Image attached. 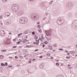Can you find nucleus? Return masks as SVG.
I'll list each match as a JSON object with an SVG mask.
<instances>
[{"label":"nucleus","instance_id":"1","mask_svg":"<svg viewBox=\"0 0 77 77\" xmlns=\"http://www.w3.org/2000/svg\"><path fill=\"white\" fill-rule=\"evenodd\" d=\"M11 9L15 12H17V15L18 16H20L23 14V11L19 9V7L18 5L16 4L13 5L11 7Z\"/></svg>","mask_w":77,"mask_h":77},{"label":"nucleus","instance_id":"2","mask_svg":"<svg viewBox=\"0 0 77 77\" xmlns=\"http://www.w3.org/2000/svg\"><path fill=\"white\" fill-rule=\"evenodd\" d=\"M31 16V18L33 20H37L39 18V15L35 13L32 14Z\"/></svg>","mask_w":77,"mask_h":77},{"label":"nucleus","instance_id":"3","mask_svg":"<svg viewBox=\"0 0 77 77\" xmlns=\"http://www.w3.org/2000/svg\"><path fill=\"white\" fill-rule=\"evenodd\" d=\"M28 21L27 18L25 17L21 18L20 20V22L21 24H25Z\"/></svg>","mask_w":77,"mask_h":77},{"label":"nucleus","instance_id":"4","mask_svg":"<svg viewBox=\"0 0 77 77\" xmlns=\"http://www.w3.org/2000/svg\"><path fill=\"white\" fill-rule=\"evenodd\" d=\"M58 20L57 21V23L58 25H61L63 23L64 21L63 20H62L60 18H59L58 19Z\"/></svg>","mask_w":77,"mask_h":77},{"label":"nucleus","instance_id":"5","mask_svg":"<svg viewBox=\"0 0 77 77\" xmlns=\"http://www.w3.org/2000/svg\"><path fill=\"white\" fill-rule=\"evenodd\" d=\"M72 26L73 29H77V22L76 23L75 21L73 22L72 24Z\"/></svg>","mask_w":77,"mask_h":77},{"label":"nucleus","instance_id":"6","mask_svg":"<svg viewBox=\"0 0 77 77\" xmlns=\"http://www.w3.org/2000/svg\"><path fill=\"white\" fill-rule=\"evenodd\" d=\"M66 6L67 8L71 9L72 6V2H69L67 3Z\"/></svg>","mask_w":77,"mask_h":77},{"label":"nucleus","instance_id":"7","mask_svg":"<svg viewBox=\"0 0 77 77\" xmlns=\"http://www.w3.org/2000/svg\"><path fill=\"white\" fill-rule=\"evenodd\" d=\"M45 32L47 36H50L51 35V32L50 31H45Z\"/></svg>","mask_w":77,"mask_h":77},{"label":"nucleus","instance_id":"8","mask_svg":"<svg viewBox=\"0 0 77 77\" xmlns=\"http://www.w3.org/2000/svg\"><path fill=\"white\" fill-rule=\"evenodd\" d=\"M5 32L3 30H2L0 31V35L1 36H5Z\"/></svg>","mask_w":77,"mask_h":77},{"label":"nucleus","instance_id":"9","mask_svg":"<svg viewBox=\"0 0 77 77\" xmlns=\"http://www.w3.org/2000/svg\"><path fill=\"white\" fill-rule=\"evenodd\" d=\"M68 16L70 17H72V13H69L68 14Z\"/></svg>","mask_w":77,"mask_h":77},{"label":"nucleus","instance_id":"10","mask_svg":"<svg viewBox=\"0 0 77 77\" xmlns=\"http://www.w3.org/2000/svg\"><path fill=\"white\" fill-rule=\"evenodd\" d=\"M15 58H23V57H22L21 56L19 55L18 56V57L17 56H15Z\"/></svg>","mask_w":77,"mask_h":77},{"label":"nucleus","instance_id":"11","mask_svg":"<svg viewBox=\"0 0 77 77\" xmlns=\"http://www.w3.org/2000/svg\"><path fill=\"white\" fill-rule=\"evenodd\" d=\"M67 66H68V68L69 69H72V67H71V64H68Z\"/></svg>","mask_w":77,"mask_h":77},{"label":"nucleus","instance_id":"12","mask_svg":"<svg viewBox=\"0 0 77 77\" xmlns=\"http://www.w3.org/2000/svg\"><path fill=\"white\" fill-rule=\"evenodd\" d=\"M7 15V16L9 17V15H11V13L9 12H8L7 13H6Z\"/></svg>","mask_w":77,"mask_h":77},{"label":"nucleus","instance_id":"13","mask_svg":"<svg viewBox=\"0 0 77 77\" xmlns=\"http://www.w3.org/2000/svg\"><path fill=\"white\" fill-rule=\"evenodd\" d=\"M38 37L36 35H35L34 36V38L35 39H37L38 38Z\"/></svg>","mask_w":77,"mask_h":77},{"label":"nucleus","instance_id":"14","mask_svg":"<svg viewBox=\"0 0 77 77\" xmlns=\"http://www.w3.org/2000/svg\"><path fill=\"white\" fill-rule=\"evenodd\" d=\"M4 44H5V45H8V44H9V43H8V42H5Z\"/></svg>","mask_w":77,"mask_h":77},{"label":"nucleus","instance_id":"15","mask_svg":"<svg viewBox=\"0 0 77 77\" xmlns=\"http://www.w3.org/2000/svg\"><path fill=\"white\" fill-rule=\"evenodd\" d=\"M3 7L4 8H5V9H6V8H7L8 7V6H7V5H4Z\"/></svg>","mask_w":77,"mask_h":77},{"label":"nucleus","instance_id":"16","mask_svg":"<svg viewBox=\"0 0 77 77\" xmlns=\"http://www.w3.org/2000/svg\"><path fill=\"white\" fill-rule=\"evenodd\" d=\"M2 22L0 21V27H1V26H3V23H2Z\"/></svg>","mask_w":77,"mask_h":77},{"label":"nucleus","instance_id":"17","mask_svg":"<svg viewBox=\"0 0 77 77\" xmlns=\"http://www.w3.org/2000/svg\"><path fill=\"white\" fill-rule=\"evenodd\" d=\"M2 1L3 3H6L8 1L7 0H2Z\"/></svg>","mask_w":77,"mask_h":77},{"label":"nucleus","instance_id":"18","mask_svg":"<svg viewBox=\"0 0 77 77\" xmlns=\"http://www.w3.org/2000/svg\"><path fill=\"white\" fill-rule=\"evenodd\" d=\"M40 6L41 7H44V4H41Z\"/></svg>","mask_w":77,"mask_h":77},{"label":"nucleus","instance_id":"19","mask_svg":"<svg viewBox=\"0 0 77 77\" xmlns=\"http://www.w3.org/2000/svg\"><path fill=\"white\" fill-rule=\"evenodd\" d=\"M53 2V1L52 0L49 3V4H50V5H51V4H52Z\"/></svg>","mask_w":77,"mask_h":77},{"label":"nucleus","instance_id":"20","mask_svg":"<svg viewBox=\"0 0 77 77\" xmlns=\"http://www.w3.org/2000/svg\"><path fill=\"white\" fill-rule=\"evenodd\" d=\"M3 17V15H1L0 16V19H2Z\"/></svg>","mask_w":77,"mask_h":77},{"label":"nucleus","instance_id":"21","mask_svg":"<svg viewBox=\"0 0 77 77\" xmlns=\"http://www.w3.org/2000/svg\"><path fill=\"white\" fill-rule=\"evenodd\" d=\"M2 52H5V51H6V50H2Z\"/></svg>","mask_w":77,"mask_h":77},{"label":"nucleus","instance_id":"22","mask_svg":"<svg viewBox=\"0 0 77 77\" xmlns=\"http://www.w3.org/2000/svg\"><path fill=\"white\" fill-rule=\"evenodd\" d=\"M32 34L33 35H35V32L33 31L32 32Z\"/></svg>","mask_w":77,"mask_h":77},{"label":"nucleus","instance_id":"23","mask_svg":"<svg viewBox=\"0 0 77 77\" xmlns=\"http://www.w3.org/2000/svg\"><path fill=\"white\" fill-rule=\"evenodd\" d=\"M40 25H38V26H37V27L39 29H40V28H41V26H40Z\"/></svg>","mask_w":77,"mask_h":77},{"label":"nucleus","instance_id":"24","mask_svg":"<svg viewBox=\"0 0 77 77\" xmlns=\"http://www.w3.org/2000/svg\"><path fill=\"white\" fill-rule=\"evenodd\" d=\"M27 33H28V32H27L26 31H25L24 32H23V34H24L25 35L26 34H27Z\"/></svg>","mask_w":77,"mask_h":77},{"label":"nucleus","instance_id":"25","mask_svg":"<svg viewBox=\"0 0 77 77\" xmlns=\"http://www.w3.org/2000/svg\"><path fill=\"white\" fill-rule=\"evenodd\" d=\"M25 53H24V54H27V53H28V52L27 51H25Z\"/></svg>","mask_w":77,"mask_h":77},{"label":"nucleus","instance_id":"26","mask_svg":"<svg viewBox=\"0 0 77 77\" xmlns=\"http://www.w3.org/2000/svg\"><path fill=\"white\" fill-rule=\"evenodd\" d=\"M48 13H45V16H47V15H48Z\"/></svg>","mask_w":77,"mask_h":77},{"label":"nucleus","instance_id":"27","mask_svg":"<svg viewBox=\"0 0 77 77\" xmlns=\"http://www.w3.org/2000/svg\"><path fill=\"white\" fill-rule=\"evenodd\" d=\"M41 39H44V36H41Z\"/></svg>","mask_w":77,"mask_h":77},{"label":"nucleus","instance_id":"28","mask_svg":"<svg viewBox=\"0 0 77 77\" xmlns=\"http://www.w3.org/2000/svg\"><path fill=\"white\" fill-rule=\"evenodd\" d=\"M26 47H28V48H30V47H31V46H30V45H27V46H26Z\"/></svg>","mask_w":77,"mask_h":77},{"label":"nucleus","instance_id":"29","mask_svg":"<svg viewBox=\"0 0 77 77\" xmlns=\"http://www.w3.org/2000/svg\"><path fill=\"white\" fill-rule=\"evenodd\" d=\"M0 58H3V56L0 55Z\"/></svg>","mask_w":77,"mask_h":77},{"label":"nucleus","instance_id":"30","mask_svg":"<svg viewBox=\"0 0 77 77\" xmlns=\"http://www.w3.org/2000/svg\"><path fill=\"white\" fill-rule=\"evenodd\" d=\"M50 21V19H49V21H48V22H47V24H49Z\"/></svg>","mask_w":77,"mask_h":77},{"label":"nucleus","instance_id":"31","mask_svg":"<svg viewBox=\"0 0 77 77\" xmlns=\"http://www.w3.org/2000/svg\"><path fill=\"white\" fill-rule=\"evenodd\" d=\"M54 47H57V44H55L54 45Z\"/></svg>","mask_w":77,"mask_h":77},{"label":"nucleus","instance_id":"32","mask_svg":"<svg viewBox=\"0 0 77 77\" xmlns=\"http://www.w3.org/2000/svg\"><path fill=\"white\" fill-rule=\"evenodd\" d=\"M1 66H5V64L3 63H1Z\"/></svg>","mask_w":77,"mask_h":77},{"label":"nucleus","instance_id":"33","mask_svg":"<svg viewBox=\"0 0 77 77\" xmlns=\"http://www.w3.org/2000/svg\"><path fill=\"white\" fill-rule=\"evenodd\" d=\"M16 47H17V46H14L13 47V48H16Z\"/></svg>","mask_w":77,"mask_h":77},{"label":"nucleus","instance_id":"34","mask_svg":"<svg viewBox=\"0 0 77 77\" xmlns=\"http://www.w3.org/2000/svg\"><path fill=\"white\" fill-rule=\"evenodd\" d=\"M49 48H53V47L52 46H49Z\"/></svg>","mask_w":77,"mask_h":77},{"label":"nucleus","instance_id":"35","mask_svg":"<svg viewBox=\"0 0 77 77\" xmlns=\"http://www.w3.org/2000/svg\"><path fill=\"white\" fill-rule=\"evenodd\" d=\"M48 42H47L45 41V44H48Z\"/></svg>","mask_w":77,"mask_h":77},{"label":"nucleus","instance_id":"36","mask_svg":"<svg viewBox=\"0 0 77 77\" xmlns=\"http://www.w3.org/2000/svg\"><path fill=\"white\" fill-rule=\"evenodd\" d=\"M38 32H39L40 33H41V32H42V31L41 30H40V29L38 30Z\"/></svg>","mask_w":77,"mask_h":77},{"label":"nucleus","instance_id":"37","mask_svg":"<svg viewBox=\"0 0 77 77\" xmlns=\"http://www.w3.org/2000/svg\"><path fill=\"white\" fill-rule=\"evenodd\" d=\"M56 64L57 66H59V64L58 63H56Z\"/></svg>","mask_w":77,"mask_h":77},{"label":"nucleus","instance_id":"38","mask_svg":"<svg viewBox=\"0 0 77 77\" xmlns=\"http://www.w3.org/2000/svg\"><path fill=\"white\" fill-rule=\"evenodd\" d=\"M59 50H61V51H63V49L62 48H60V49H59Z\"/></svg>","mask_w":77,"mask_h":77},{"label":"nucleus","instance_id":"39","mask_svg":"<svg viewBox=\"0 0 77 77\" xmlns=\"http://www.w3.org/2000/svg\"><path fill=\"white\" fill-rule=\"evenodd\" d=\"M70 53H71V54H73V51H70Z\"/></svg>","mask_w":77,"mask_h":77},{"label":"nucleus","instance_id":"40","mask_svg":"<svg viewBox=\"0 0 77 77\" xmlns=\"http://www.w3.org/2000/svg\"><path fill=\"white\" fill-rule=\"evenodd\" d=\"M17 44H20V42H17Z\"/></svg>","mask_w":77,"mask_h":77},{"label":"nucleus","instance_id":"41","mask_svg":"<svg viewBox=\"0 0 77 77\" xmlns=\"http://www.w3.org/2000/svg\"><path fill=\"white\" fill-rule=\"evenodd\" d=\"M6 24H7V25H8V24H9V23H8V22H7L6 23Z\"/></svg>","mask_w":77,"mask_h":77},{"label":"nucleus","instance_id":"42","mask_svg":"<svg viewBox=\"0 0 77 77\" xmlns=\"http://www.w3.org/2000/svg\"><path fill=\"white\" fill-rule=\"evenodd\" d=\"M75 16L76 17H77V13H76V14H75Z\"/></svg>","mask_w":77,"mask_h":77},{"label":"nucleus","instance_id":"43","mask_svg":"<svg viewBox=\"0 0 77 77\" xmlns=\"http://www.w3.org/2000/svg\"><path fill=\"white\" fill-rule=\"evenodd\" d=\"M70 57H67L66 56V58H70Z\"/></svg>","mask_w":77,"mask_h":77},{"label":"nucleus","instance_id":"44","mask_svg":"<svg viewBox=\"0 0 77 77\" xmlns=\"http://www.w3.org/2000/svg\"><path fill=\"white\" fill-rule=\"evenodd\" d=\"M20 35H20V34H18L17 36H18L19 37V36H20Z\"/></svg>","mask_w":77,"mask_h":77},{"label":"nucleus","instance_id":"45","mask_svg":"<svg viewBox=\"0 0 77 77\" xmlns=\"http://www.w3.org/2000/svg\"><path fill=\"white\" fill-rule=\"evenodd\" d=\"M34 0H29V1H30V2H33Z\"/></svg>","mask_w":77,"mask_h":77},{"label":"nucleus","instance_id":"46","mask_svg":"<svg viewBox=\"0 0 77 77\" xmlns=\"http://www.w3.org/2000/svg\"><path fill=\"white\" fill-rule=\"evenodd\" d=\"M5 65H6V66H7L8 65V63H5Z\"/></svg>","mask_w":77,"mask_h":77},{"label":"nucleus","instance_id":"47","mask_svg":"<svg viewBox=\"0 0 77 77\" xmlns=\"http://www.w3.org/2000/svg\"><path fill=\"white\" fill-rule=\"evenodd\" d=\"M43 57V56H40L39 57V58H42Z\"/></svg>","mask_w":77,"mask_h":77},{"label":"nucleus","instance_id":"48","mask_svg":"<svg viewBox=\"0 0 77 77\" xmlns=\"http://www.w3.org/2000/svg\"><path fill=\"white\" fill-rule=\"evenodd\" d=\"M37 42H38V44H39V40H38V41H37Z\"/></svg>","mask_w":77,"mask_h":77},{"label":"nucleus","instance_id":"49","mask_svg":"<svg viewBox=\"0 0 77 77\" xmlns=\"http://www.w3.org/2000/svg\"><path fill=\"white\" fill-rule=\"evenodd\" d=\"M33 44H36V42H33Z\"/></svg>","mask_w":77,"mask_h":77},{"label":"nucleus","instance_id":"50","mask_svg":"<svg viewBox=\"0 0 77 77\" xmlns=\"http://www.w3.org/2000/svg\"><path fill=\"white\" fill-rule=\"evenodd\" d=\"M45 45H44V44L43 45H42V47H45Z\"/></svg>","mask_w":77,"mask_h":77},{"label":"nucleus","instance_id":"51","mask_svg":"<svg viewBox=\"0 0 77 77\" xmlns=\"http://www.w3.org/2000/svg\"><path fill=\"white\" fill-rule=\"evenodd\" d=\"M35 51H38V49H36V50H35Z\"/></svg>","mask_w":77,"mask_h":77},{"label":"nucleus","instance_id":"52","mask_svg":"<svg viewBox=\"0 0 77 77\" xmlns=\"http://www.w3.org/2000/svg\"><path fill=\"white\" fill-rule=\"evenodd\" d=\"M9 35H12V33L9 32Z\"/></svg>","mask_w":77,"mask_h":77},{"label":"nucleus","instance_id":"53","mask_svg":"<svg viewBox=\"0 0 77 77\" xmlns=\"http://www.w3.org/2000/svg\"><path fill=\"white\" fill-rule=\"evenodd\" d=\"M32 63V61H29V63Z\"/></svg>","mask_w":77,"mask_h":77},{"label":"nucleus","instance_id":"54","mask_svg":"<svg viewBox=\"0 0 77 77\" xmlns=\"http://www.w3.org/2000/svg\"><path fill=\"white\" fill-rule=\"evenodd\" d=\"M39 23H40V22H39L37 23V24H39Z\"/></svg>","mask_w":77,"mask_h":77},{"label":"nucleus","instance_id":"55","mask_svg":"<svg viewBox=\"0 0 77 77\" xmlns=\"http://www.w3.org/2000/svg\"><path fill=\"white\" fill-rule=\"evenodd\" d=\"M40 45H43V43H41Z\"/></svg>","mask_w":77,"mask_h":77},{"label":"nucleus","instance_id":"56","mask_svg":"<svg viewBox=\"0 0 77 77\" xmlns=\"http://www.w3.org/2000/svg\"><path fill=\"white\" fill-rule=\"evenodd\" d=\"M9 67H10V68H11V67H12V65L10 66H9Z\"/></svg>","mask_w":77,"mask_h":77},{"label":"nucleus","instance_id":"57","mask_svg":"<svg viewBox=\"0 0 77 77\" xmlns=\"http://www.w3.org/2000/svg\"><path fill=\"white\" fill-rule=\"evenodd\" d=\"M19 48H22V47L21 46H19Z\"/></svg>","mask_w":77,"mask_h":77},{"label":"nucleus","instance_id":"58","mask_svg":"<svg viewBox=\"0 0 77 77\" xmlns=\"http://www.w3.org/2000/svg\"><path fill=\"white\" fill-rule=\"evenodd\" d=\"M25 38H26V39H27V36H26V37H25Z\"/></svg>","mask_w":77,"mask_h":77},{"label":"nucleus","instance_id":"59","mask_svg":"<svg viewBox=\"0 0 77 77\" xmlns=\"http://www.w3.org/2000/svg\"><path fill=\"white\" fill-rule=\"evenodd\" d=\"M65 52H66V53H68V51H65Z\"/></svg>","mask_w":77,"mask_h":77},{"label":"nucleus","instance_id":"60","mask_svg":"<svg viewBox=\"0 0 77 77\" xmlns=\"http://www.w3.org/2000/svg\"><path fill=\"white\" fill-rule=\"evenodd\" d=\"M67 54L68 55H69V53H67Z\"/></svg>","mask_w":77,"mask_h":77},{"label":"nucleus","instance_id":"61","mask_svg":"<svg viewBox=\"0 0 77 77\" xmlns=\"http://www.w3.org/2000/svg\"><path fill=\"white\" fill-rule=\"evenodd\" d=\"M23 42H26V41H24V40H23Z\"/></svg>","mask_w":77,"mask_h":77},{"label":"nucleus","instance_id":"62","mask_svg":"<svg viewBox=\"0 0 77 77\" xmlns=\"http://www.w3.org/2000/svg\"><path fill=\"white\" fill-rule=\"evenodd\" d=\"M18 52L19 53H20V51H18Z\"/></svg>","mask_w":77,"mask_h":77},{"label":"nucleus","instance_id":"63","mask_svg":"<svg viewBox=\"0 0 77 77\" xmlns=\"http://www.w3.org/2000/svg\"><path fill=\"white\" fill-rule=\"evenodd\" d=\"M53 51H56V50H53Z\"/></svg>","mask_w":77,"mask_h":77},{"label":"nucleus","instance_id":"64","mask_svg":"<svg viewBox=\"0 0 77 77\" xmlns=\"http://www.w3.org/2000/svg\"><path fill=\"white\" fill-rule=\"evenodd\" d=\"M76 48H77V45H76Z\"/></svg>","mask_w":77,"mask_h":77}]
</instances>
